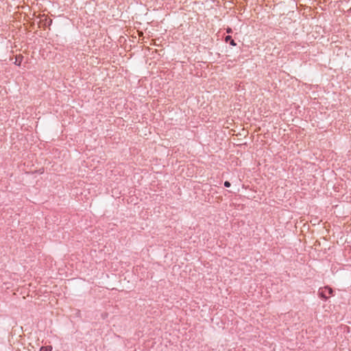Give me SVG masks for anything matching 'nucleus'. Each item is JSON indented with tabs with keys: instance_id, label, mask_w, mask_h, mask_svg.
I'll return each mask as SVG.
<instances>
[{
	"instance_id": "f257e3e1",
	"label": "nucleus",
	"mask_w": 351,
	"mask_h": 351,
	"mask_svg": "<svg viewBox=\"0 0 351 351\" xmlns=\"http://www.w3.org/2000/svg\"><path fill=\"white\" fill-rule=\"evenodd\" d=\"M326 291L328 292V294L329 295H332V293H333V290L332 288L329 287H325L324 289H320L319 290V295L321 298L324 299V300H327L328 299V296L327 295H326Z\"/></svg>"
},
{
	"instance_id": "423d86ee",
	"label": "nucleus",
	"mask_w": 351,
	"mask_h": 351,
	"mask_svg": "<svg viewBox=\"0 0 351 351\" xmlns=\"http://www.w3.org/2000/svg\"><path fill=\"white\" fill-rule=\"evenodd\" d=\"M52 23V21L50 19L49 21V25H50Z\"/></svg>"
},
{
	"instance_id": "0eeeda50",
	"label": "nucleus",
	"mask_w": 351,
	"mask_h": 351,
	"mask_svg": "<svg viewBox=\"0 0 351 351\" xmlns=\"http://www.w3.org/2000/svg\"><path fill=\"white\" fill-rule=\"evenodd\" d=\"M19 62V60H18V59H16V62Z\"/></svg>"
},
{
	"instance_id": "6e6552de",
	"label": "nucleus",
	"mask_w": 351,
	"mask_h": 351,
	"mask_svg": "<svg viewBox=\"0 0 351 351\" xmlns=\"http://www.w3.org/2000/svg\"><path fill=\"white\" fill-rule=\"evenodd\" d=\"M19 62V60H18V59H16V62Z\"/></svg>"
},
{
	"instance_id": "20e7f679",
	"label": "nucleus",
	"mask_w": 351,
	"mask_h": 351,
	"mask_svg": "<svg viewBox=\"0 0 351 351\" xmlns=\"http://www.w3.org/2000/svg\"><path fill=\"white\" fill-rule=\"evenodd\" d=\"M224 186L226 187H230L231 186V184H230V182L229 181H225Z\"/></svg>"
},
{
	"instance_id": "f03ea898",
	"label": "nucleus",
	"mask_w": 351,
	"mask_h": 351,
	"mask_svg": "<svg viewBox=\"0 0 351 351\" xmlns=\"http://www.w3.org/2000/svg\"><path fill=\"white\" fill-rule=\"evenodd\" d=\"M225 41L226 42H230V44L232 45V46H236L237 44L236 43L234 42V40L232 38V36H226L225 38Z\"/></svg>"
},
{
	"instance_id": "39448f33",
	"label": "nucleus",
	"mask_w": 351,
	"mask_h": 351,
	"mask_svg": "<svg viewBox=\"0 0 351 351\" xmlns=\"http://www.w3.org/2000/svg\"><path fill=\"white\" fill-rule=\"evenodd\" d=\"M227 32L228 33H231L232 32V29L230 28H228L227 29Z\"/></svg>"
},
{
	"instance_id": "7ed1b4c3",
	"label": "nucleus",
	"mask_w": 351,
	"mask_h": 351,
	"mask_svg": "<svg viewBox=\"0 0 351 351\" xmlns=\"http://www.w3.org/2000/svg\"><path fill=\"white\" fill-rule=\"evenodd\" d=\"M42 350H45V351H51L52 350V347L51 346H46V347H42L41 349Z\"/></svg>"
}]
</instances>
